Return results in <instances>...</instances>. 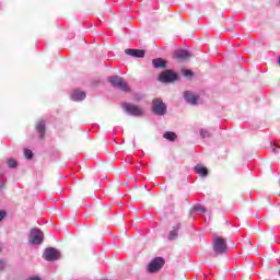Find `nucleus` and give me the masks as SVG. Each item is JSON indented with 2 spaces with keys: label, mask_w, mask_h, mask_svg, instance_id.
I'll list each match as a JSON object with an SVG mask.
<instances>
[{
  "label": "nucleus",
  "mask_w": 280,
  "mask_h": 280,
  "mask_svg": "<svg viewBox=\"0 0 280 280\" xmlns=\"http://www.w3.org/2000/svg\"><path fill=\"white\" fill-rule=\"evenodd\" d=\"M212 246L215 255H224L229 250L226 238L222 236L214 235Z\"/></svg>",
  "instance_id": "obj_1"
},
{
  "label": "nucleus",
  "mask_w": 280,
  "mask_h": 280,
  "mask_svg": "<svg viewBox=\"0 0 280 280\" xmlns=\"http://www.w3.org/2000/svg\"><path fill=\"white\" fill-rule=\"evenodd\" d=\"M108 82L114 86L115 89H119V91H122L124 93H129L130 85L124 80V78L119 75L109 77Z\"/></svg>",
  "instance_id": "obj_2"
},
{
  "label": "nucleus",
  "mask_w": 280,
  "mask_h": 280,
  "mask_svg": "<svg viewBox=\"0 0 280 280\" xmlns=\"http://www.w3.org/2000/svg\"><path fill=\"white\" fill-rule=\"evenodd\" d=\"M43 240H45V236L43 235V231H40V229L34 228L31 230L28 235L30 244H33V246H38L43 244Z\"/></svg>",
  "instance_id": "obj_3"
},
{
  "label": "nucleus",
  "mask_w": 280,
  "mask_h": 280,
  "mask_svg": "<svg viewBox=\"0 0 280 280\" xmlns=\"http://www.w3.org/2000/svg\"><path fill=\"white\" fill-rule=\"evenodd\" d=\"M158 80L163 84H172V82H176V80H178V74L172 70H164L159 74Z\"/></svg>",
  "instance_id": "obj_4"
},
{
  "label": "nucleus",
  "mask_w": 280,
  "mask_h": 280,
  "mask_svg": "<svg viewBox=\"0 0 280 280\" xmlns=\"http://www.w3.org/2000/svg\"><path fill=\"white\" fill-rule=\"evenodd\" d=\"M121 108L127 113L128 115H131L132 117H141L143 116V108L130 104V103H122Z\"/></svg>",
  "instance_id": "obj_5"
},
{
  "label": "nucleus",
  "mask_w": 280,
  "mask_h": 280,
  "mask_svg": "<svg viewBox=\"0 0 280 280\" xmlns=\"http://www.w3.org/2000/svg\"><path fill=\"white\" fill-rule=\"evenodd\" d=\"M152 110L154 115L163 117V115H166L167 113V105L164 104L163 100L155 98L152 102Z\"/></svg>",
  "instance_id": "obj_6"
},
{
  "label": "nucleus",
  "mask_w": 280,
  "mask_h": 280,
  "mask_svg": "<svg viewBox=\"0 0 280 280\" xmlns=\"http://www.w3.org/2000/svg\"><path fill=\"white\" fill-rule=\"evenodd\" d=\"M163 266H165V260L161 257H156L148 265V272H159Z\"/></svg>",
  "instance_id": "obj_7"
},
{
  "label": "nucleus",
  "mask_w": 280,
  "mask_h": 280,
  "mask_svg": "<svg viewBox=\"0 0 280 280\" xmlns=\"http://www.w3.org/2000/svg\"><path fill=\"white\" fill-rule=\"evenodd\" d=\"M44 259L46 261H57V259H60V252L54 247L46 248L44 252Z\"/></svg>",
  "instance_id": "obj_8"
},
{
  "label": "nucleus",
  "mask_w": 280,
  "mask_h": 280,
  "mask_svg": "<svg viewBox=\"0 0 280 280\" xmlns=\"http://www.w3.org/2000/svg\"><path fill=\"white\" fill-rule=\"evenodd\" d=\"M184 100L190 106H198V102H200V96L191 91L184 92Z\"/></svg>",
  "instance_id": "obj_9"
},
{
  "label": "nucleus",
  "mask_w": 280,
  "mask_h": 280,
  "mask_svg": "<svg viewBox=\"0 0 280 280\" xmlns=\"http://www.w3.org/2000/svg\"><path fill=\"white\" fill-rule=\"evenodd\" d=\"M173 58L175 60H189L191 58V54L185 49H179L174 51Z\"/></svg>",
  "instance_id": "obj_10"
},
{
  "label": "nucleus",
  "mask_w": 280,
  "mask_h": 280,
  "mask_svg": "<svg viewBox=\"0 0 280 280\" xmlns=\"http://www.w3.org/2000/svg\"><path fill=\"white\" fill-rule=\"evenodd\" d=\"M86 100V93L80 90H73L71 93V101L72 102H82Z\"/></svg>",
  "instance_id": "obj_11"
},
{
  "label": "nucleus",
  "mask_w": 280,
  "mask_h": 280,
  "mask_svg": "<svg viewBox=\"0 0 280 280\" xmlns=\"http://www.w3.org/2000/svg\"><path fill=\"white\" fill-rule=\"evenodd\" d=\"M125 54H127V56H131L132 58H144L145 57V51L141 50V49H126Z\"/></svg>",
  "instance_id": "obj_12"
},
{
  "label": "nucleus",
  "mask_w": 280,
  "mask_h": 280,
  "mask_svg": "<svg viewBox=\"0 0 280 280\" xmlns=\"http://www.w3.org/2000/svg\"><path fill=\"white\" fill-rule=\"evenodd\" d=\"M154 69H167V61L163 58H155L152 60Z\"/></svg>",
  "instance_id": "obj_13"
},
{
  "label": "nucleus",
  "mask_w": 280,
  "mask_h": 280,
  "mask_svg": "<svg viewBox=\"0 0 280 280\" xmlns=\"http://www.w3.org/2000/svg\"><path fill=\"white\" fill-rule=\"evenodd\" d=\"M196 174H198L199 176H201L202 178L209 176V171L207 170V166H203L201 164H197L194 167Z\"/></svg>",
  "instance_id": "obj_14"
},
{
  "label": "nucleus",
  "mask_w": 280,
  "mask_h": 280,
  "mask_svg": "<svg viewBox=\"0 0 280 280\" xmlns=\"http://www.w3.org/2000/svg\"><path fill=\"white\" fill-rule=\"evenodd\" d=\"M179 230H180V224L177 223L175 226H173V230L168 233L170 242H174V240H176V237H178Z\"/></svg>",
  "instance_id": "obj_15"
},
{
  "label": "nucleus",
  "mask_w": 280,
  "mask_h": 280,
  "mask_svg": "<svg viewBox=\"0 0 280 280\" xmlns=\"http://www.w3.org/2000/svg\"><path fill=\"white\" fill-rule=\"evenodd\" d=\"M36 130L39 132V139H43L45 137V120H39L36 124Z\"/></svg>",
  "instance_id": "obj_16"
},
{
  "label": "nucleus",
  "mask_w": 280,
  "mask_h": 280,
  "mask_svg": "<svg viewBox=\"0 0 280 280\" xmlns=\"http://www.w3.org/2000/svg\"><path fill=\"white\" fill-rule=\"evenodd\" d=\"M190 213H207V208H205L202 205H196L191 210Z\"/></svg>",
  "instance_id": "obj_17"
},
{
  "label": "nucleus",
  "mask_w": 280,
  "mask_h": 280,
  "mask_svg": "<svg viewBox=\"0 0 280 280\" xmlns=\"http://www.w3.org/2000/svg\"><path fill=\"white\" fill-rule=\"evenodd\" d=\"M176 133L175 132H172V131H166L164 133V139H167V141H176Z\"/></svg>",
  "instance_id": "obj_18"
},
{
  "label": "nucleus",
  "mask_w": 280,
  "mask_h": 280,
  "mask_svg": "<svg viewBox=\"0 0 280 280\" xmlns=\"http://www.w3.org/2000/svg\"><path fill=\"white\" fill-rule=\"evenodd\" d=\"M199 135H200L201 139H209V138H211V132H209L208 129H200L199 130Z\"/></svg>",
  "instance_id": "obj_19"
},
{
  "label": "nucleus",
  "mask_w": 280,
  "mask_h": 280,
  "mask_svg": "<svg viewBox=\"0 0 280 280\" xmlns=\"http://www.w3.org/2000/svg\"><path fill=\"white\" fill-rule=\"evenodd\" d=\"M24 156H25V159H27L30 161V160L34 159V152H32V150H30V149H25Z\"/></svg>",
  "instance_id": "obj_20"
},
{
  "label": "nucleus",
  "mask_w": 280,
  "mask_h": 280,
  "mask_svg": "<svg viewBox=\"0 0 280 280\" xmlns=\"http://www.w3.org/2000/svg\"><path fill=\"white\" fill-rule=\"evenodd\" d=\"M16 165H19V163L16 162V160H14V159H9V160H8V166H9V167L14 168V167H16Z\"/></svg>",
  "instance_id": "obj_21"
},
{
  "label": "nucleus",
  "mask_w": 280,
  "mask_h": 280,
  "mask_svg": "<svg viewBox=\"0 0 280 280\" xmlns=\"http://www.w3.org/2000/svg\"><path fill=\"white\" fill-rule=\"evenodd\" d=\"M191 75H194V72H191L190 70H184L185 78H191Z\"/></svg>",
  "instance_id": "obj_22"
},
{
  "label": "nucleus",
  "mask_w": 280,
  "mask_h": 280,
  "mask_svg": "<svg viewBox=\"0 0 280 280\" xmlns=\"http://www.w3.org/2000/svg\"><path fill=\"white\" fill-rule=\"evenodd\" d=\"M5 187V180H3V175L0 174V189H3Z\"/></svg>",
  "instance_id": "obj_23"
},
{
  "label": "nucleus",
  "mask_w": 280,
  "mask_h": 280,
  "mask_svg": "<svg viewBox=\"0 0 280 280\" xmlns=\"http://www.w3.org/2000/svg\"><path fill=\"white\" fill-rule=\"evenodd\" d=\"M271 148H272V152H275V154H277L279 152L280 147L277 148V144L271 143Z\"/></svg>",
  "instance_id": "obj_24"
},
{
  "label": "nucleus",
  "mask_w": 280,
  "mask_h": 280,
  "mask_svg": "<svg viewBox=\"0 0 280 280\" xmlns=\"http://www.w3.org/2000/svg\"><path fill=\"white\" fill-rule=\"evenodd\" d=\"M5 269V261L0 259V270H4Z\"/></svg>",
  "instance_id": "obj_25"
},
{
  "label": "nucleus",
  "mask_w": 280,
  "mask_h": 280,
  "mask_svg": "<svg viewBox=\"0 0 280 280\" xmlns=\"http://www.w3.org/2000/svg\"><path fill=\"white\" fill-rule=\"evenodd\" d=\"M5 218V211H0V222Z\"/></svg>",
  "instance_id": "obj_26"
},
{
  "label": "nucleus",
  "mask_w": 280,
  "mask_h": 280,
  "mask_svg": "<svg viewBox=\"0 0 280 280\" xmlns=\"http://www.w3.org/2000/svg\"><path fill=\"white\" fill-rule=\"evenodd\" d=\"M28 280H42L38 276L31 277Z\"/></svg>",
  "instance_id": "obj_27"
},
{
  "label": "nucleus",
  "mask_w": 280,
  "mask_h": 280,
  "mask_svg": "<svg viewBox=\"0 0 280 280\" xmlns=\"http://www.w3.org/2000/svg\"><path fill=\"white\" fill-rule=\"evenodd\" d=\"M278 65L280 66V57L278 58Z\"/></svg>",
  "instance_id": "obj_28"
}]
</instances>
